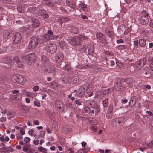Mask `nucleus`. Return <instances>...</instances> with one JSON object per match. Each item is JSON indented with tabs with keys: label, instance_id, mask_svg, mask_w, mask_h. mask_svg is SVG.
I'll list each match as a JSON object with an SVG mask.
<instances>
[{
	"label": "nucleus",
	"instance_id": "obj_25",
	"mask_svg": "<svg viewBox=\"0 0 153 153\" xmlns=\"http://www.w3.org/2000/svg\"><path fill=\"white\" fill-rule=\"evenodd\" d=\"M39 151L42 152V153H47V149L42 146H40L37 148Z\"/></svg>",
	"mask_w": 153,
	"mask_h": 153
},
{
	"label": "nucleus",
	"instance_id": "obj_49",
	"mask_svg": "<svg viewBox=\"0 0 153 153\" xmlns=\"http://www.w3.org/2000/svg\"><path fill=\"white\" fill-rule=\"evenodd\" d=\"M79 36H81V38H82L83 39H88V37L85 35H79Z\"/></svg>",
	"mask_w": 153,
	"mask_h": 153
},
{
	"label": "nucleus",
	"instance_id": "obj_17",
	"mask_svg": "<svg viewBox=\"0 0 153 153\" xmlns=\"http://www.w3.org/2000/svg\"><path fill=\"white\" fill-rule=\"evenodd\" d=\"M69 20V18L66 17H62L59 18L58 21L59 23L62 25L63 22L68 21Z\"/></svg>",
	"mask_w": 153,
	"mask_h": 153
},
{
	"label": "nucleus",
	"instance_id": "obj_53",
	"mask_svg": "<svg viewBox=\"0 0 153 153\" xmlns=\"http://www.w3.org/2000/svg\"><path fill=\"white\" fill-rule=\"evenodd\" d=\"M23 150L24 152H27L28 151V149L27 147H23Z\"/></svg>",
	"mask_w": 153,
	"mask_h": 153
},
{
	"label": "nucleus",
	"instance_id": "obj_20",
	"mask_svg": "<svg viewBox=\"0 0 153 153\" xmlns=\"http://www.w3.org/2000/svg\"><path fill=\"white\" fill-rule=\"evenodd\" d=\"M88 53L89 54H91L93 53L94 51V46L92 45H89L88 46Z\"/></svg>",
	"mask_w": 153,
	"mask_h": 153
},
{
	"label": "nucleus",
	"instance_id": "obj_33",
	"mask_svg": "<svg viewBox=\"0 0 153 153\" xmlns=\"http://www.w3.org/2000/svg\"><path fill=\"white\" fill-rule=\"evenodd\" d=\"M29 94V97L32 98L35 97L37 95L36 93L33 92H30V93Z\"/></svg>",
	"mask_w": 153,
	"mask_h": 153
},
{
	"label": "nucleus",
	"instance_id": "obj_38",
	"mask_svg": "<svg viewBox=\"0 0 153 153\" xmlns=\"http://www.w3.org/2000/svg\"><path fill=\"white\" fill-rule=\"evenodd\" d=\"M34 131V130L33 129H30L28 131V134L31 136H33V135H34L33 134Z\"/></svg>",
	"mask_w": 153,
	"mask_h": 153
},
{
	"label": "nucleus",
	"instance_id": "obj_55",
	"mask_svg": "<svg viewBox=\"0 0 153 153\" xmlns=\"http://www.w3.org/2000/svg\"><path fill=\"white\" fill-rule=\"evenodd\" d=\"M92 89H91V87H89L87 88L86 91L87 92L89 93L92 91Z\"/></svg>",
	"mask_w": 153,
	"mask_h": 153
},
{
	"label": "nucleus",
	"instance_id": "obj_48",
	"mask_svg": "<svg viewBox=\"0 0 153 153\" xmlns=\"http://www.w3.org/2000/svg\"><path fill=\"white\" fill-rule=\"evenodd\" d=\"M147 146L149 147L153 146V141H151L149 143L147 144Z\"/></svg>",
	"mask_w": 153,
	"mask_h": 153
},
{
	"label": "nucleus",
	"instance_id": "obj_18",
	"mask_svg": "<svg viewBox=\"0 0 153 153\" xmlns=\"http://www.w3.org/2000/svg\"><path fill=\"white\" fill-rule=\"evenodd\" d=\"M79 6L81 10L85 11L87 8L88 5L83 2H80L79 4Z\"/></svg>",
	"mask_w": 153,
	"mask_h": 153
},
{
	"label": "nucleus",
	"instance_id": "obj_2",
	"mask_svg": "<svg viewBox=\"0 0 153 153\" xmlns=\"http://www.w3.org/2000/svg\"><path fill=\"white\" fill-rule=\"evenodd\" d=\"M4 62L7 63L15 62L18 64H19V67L23 68L24 67L23 65L22 64L20 59L18 56L13 58L11 56H8L4 58Z\"/></svg>",
	"mask_w": 153,
	"mask_h": 153
},
{
	"label": "nucleus",
	"instance_id": "obj_41",
	"mask_svg": "<svg viewBox=\"0 0 153 153\" xmlns=\"http://www.w3.org/2000/svg\"><path fill=\"white\" fill-rule=\"evenodd\" d=\"M39 88V86H35L33 88V89L34 91L36 92L38 90Z\"/></svg>",
	"mask_w": 153,
	"mask_h": 153
},
{
	"label": "nucleus",
	"instance_id": "obj_56",
	"mask_svg": "<svg viewBox=\"0 0 153 153\" xmlns=\"http://www.w3.org/2000/svg\"><path fill=\"white\" fill-rule=\"evenodd\" d=\"M7 151H8V152H10L12 151V149L10 147H7L6 148Z\"/></svg>",
	"mask_w": 153,
	"mask_h": 153
},
{
	"label": "nucleus",
	"instance_id": "obj_47",
	"mask_svg": "<svg viewBox=\"0 0 153 153\" xmlns=\"http://www.w3.org/2000/svg\"><path fill=\"white\" fill-rule=\"evenodd\" d=\"M90 128L91 130L94 131H96L97 129V127L95 126H92Z\"/></svg>",
	"mask_w": 153,
	"mask_h": 153
},
{
	"label": "nucleus",
	"instance_id": "obj_31",
	"mask_svg": "<svg viewBox=\"0 0 153 153\" xmlns=\"http://www.w3.org/2000/svg\"><path fill=\"white\" fill-rule=\"evenodd\" d=\"M28 28H25V27H22L19 29V30L20 32H23L25 31H27L26 33L29 34V32H28L27 30H28Z\"/></svg>",
	"mask_w": 153,
	"mask_h": 153
},
{
	"label": "nucleus",
	"instance_id": "obj_62",
	"mask_svg": "<svg viewBox=\"0 0 153 153\" xmlns=\"http://www.w3.org/2000/svg\"><path fill=\"white\" fill-rule=\"evenodd\" d=\"M153 47V43H149V48H152Z\"/></svg>",
	"mask_w": 153,
	"mask_h": 153
},
{
	"label": "nucleus",
	"instance_id": "obj_23",
	"mask_svg": "<svg viewBox=\"0 0 153 153\" xmlns=\"http://www.w3.org/2000/svg\"><path fill=\"white\" fill-rule=\"evenodd\" d=\"M55 105L56 107L59 109H61L62 108V102L59 100H58L55 102Z\"/></svg>",
	"mask_w": 153,
	"mask_h": 153
},
{
	"label": "nucleus",
	"instance_id": "obj_1",
	"mask_svg": "<svg viewBox=\"0 0 153 153\" xmlns=\"http://www.w3.org/2000/svg\"><path fill=\"white\" fill-rule=\"evenodd\" d=\"M41 61L42 68L43 70L48 72H53L54 71L55 67L50 64L49 60L45 56H42Z\"/></svg>",
	"mask_w": 153,
	"mask_h": 153
},
{
	"label": "nucleus",
	"instance_id": "obj_12",
	"mask_svg": "<svg viewBox=\"0 0 153 153\" xmlns=\"http://www.w3.org/2000/svg\"><path fill=\"white\" fill-rule=\"evenodd\" d=\"M54 58L56 62H60L64 59V55L61 53H58L57 55L55 56Z\"/></svg>",
	"mask_w": 153,
	"mask_h": 153
},
{
	"label": "nucleus",
	"instance_id": "obj_60",
	"mask_svg": "<svg viewBox=\"0 0 153 153\" xmlns=\"http://www.w3.org/2000/svg\"><path fill=\"white\" fill-rule=\"evenodd\" d=\"M115 64V62L114 61L111 60L110 61V65L111 66H113Z\"/></svg>",
	"mask_w": 153,
	"mask_h": 153
},
{
	"label": "nucleus",
	"instance_id": "obj_16",
	"mask_svg": "<svg viewBox=\"0 0 153 153\" xmlns=\"http://www.w3.org/2000/svg\"><path fill=\"white\" fill-rule=\"evenodd\" d=\"M12 36L10 30H6L4 31V33L3 36L4 38L6 39H9Z\"/></svg>",
	"mask_w": 153,
	"mask_h": 153
},
{
	"label": "nucleus",
	"instance_id": "obj_9",
	"mask_svg": "<svg viewBox=\"0 0 153 153\" xmlns=\"http://www.w3.org/2000/svg\"><path fill=\"white\" fill-rule=\"evenodd\" d=\"M11 79L15 83L24 84L26 81L25 77H11Z\"/></svg>",
	"mask_w": 153,
	"mask_h": 153
},
{
	"label": "nucleus",
	"instance_id": "obj_32",
	"mask_svg": "<svg viewBox=\"0 0 153 153\" xmlns=\"http://www.w3.org/2000/svg\"><path fill=\"white\" fill-rule=\"evenodd\" d=\"M14 97V99H16L18 100H20L22 97V95L21 94H18L15 95Z\"/></svg>",
	"mask_w": 153,
	"mask_h": 153
},
{
	"label": "nucleus",
	"instance_id": "obj_40",
	"mask_svg": "<svg viewBox=\"0 0 153 153\" xmlns=\"http://www.w3.org/2000/svg\"><path fill=\"white\" fill-rule=\"evenodd\" d=\"M30 140V139L28 137H25L24 139V141L26 143H28Z\"/></svg>",
	"mask_w": 153,
	"mask_h": 153
},
{
	"label": "nucleus",
	"instance_id": "obj_61",
	"mask_svg": "<svg viewBox=\"0 0 153 153\" xmlns=\"http://www.w3.org/2000/svg\"><path fill=\"white\" fill-rule=\"evenodd\" d=\"M53 4L57 3L59 2V0H51Z\"/></svg>",
	"mask_w": 153,
	"mask_h": 153
},
{
	"label": "nucleus",
	"instance_id": "obj_10",
	"mask_svg": "<svg viewBox=\"0 0 153 153\" xmlns=\"http://www.w3.org/2000/svg\"><path fill=\"white\" fill-rule=\"evenodd\" d=\"M96 37L99 40L100 42L101 43H106V37L101 33H96Z\"/></svg>",
	"mask_w": 153,
	"mask_h": 153
},
{
	"label": "nucleus",
	"instance_id": "obj_27",
	"mask_svg": "<svg viewBox=\"0 0 153 153\" xmlns=\"http://www.w3.org/2000/svg\"><path fill=\"white\" fill-rule=\"evenodd\" d=\"M50 36L48 34H44L42 37L43 40H45V41H47L48 40H50Z\"/></svg>",
	"mask_w": 153,
	"mask_h": 153
},
{
	"label": "nucleus",
	"instance_id": "obj_8",
	"mask_svg": "<svg viewBox=\"0 0 153 153\" xmlns=\"http://www.w3.org/2000/svg\"><path fill=\"white\" fill-rule=\"evenodd\" d=\"M46 49L47 52L52 53L56 51L57 47L55 44L53 43H50L48 44Z\"/></svg>",
	"mask_w": 153,
	"mask_h": 153
},
{
	"label": "nucleus",
	"instance_id": "obj_7",
	"mask_svg": "<svg viewBox=\"0 0 153 153\" xmlns=\"http://www.w3.org/2000/svg\"><path fill=\"white\" fill-rule=\"evenodd\" d=\"M81 36H79L76 38H71L68 39L70 43L73 45H79L81 42Z\"/></svg>",
	"mask_w": 153,
	"mask_h": 153
},
{
	"label": "nucleus",
	"instance_id": "obj_6",
	"mask_svg": "<svg viewBox=\"0 0 153 153\" xmlns=\"http://www.w3.org/2000/svg\"><path fill=\"white\" fill-rule=\"evenodd\" d=\"M39 42V39L36 37H32L30 41L28 47L30 50H31L36 48Z\"/></svg>",
	"mask_w": 153,
	"mask_h": 153
},
{
	"label": "nucleus",
	"instance_id": "obj_44",
	"mask_svg": "<svg viewBox=\"0 0 153 153\" xmlns=\"http://www.w3.org/2000/svg\"><path fill=\"white\" fill-rule=\"evenodd\" d=\"M107 102L108 100L107 99L103 101V103L104 107H106L107 106Z\"/></svg>",
	"mask_w": 153,
	"mask_h": 153
},
{
	"label": "nucleus",
	"instance_id": "obj_28",
	"mask_svg": "<svg viewBox=\"0 0 153 153\" xmlns=\"http://www.w3.org/2000/svg\"><path fill=\"white\" fill-rule=\"evenodd\" d=\"M71 31L72 33L74 34H77L78 32V29L76 27H74L71 28Z\"/></svg>",
	"mask_w": 153,
	"mask_h": 153
},
{
	"label": "nucleus",
	"instance_id": "obj_14",
	"mask_svg": "<svg viewBox=\"0 0 153 153\" xmlns=\"http://www.w3.org/2000/svg\"><path fill=\"white\" fill-rule=\"evenodd\" d=\"M85 92V90L84 87H81L77 91V96L79 97L82 96L84 95Z\"/></svg>",
	"mask_w": 153,
	"mask_h": 153
},
{
	"label": "nucleus",
	"instance_id": "obj_30",
	"mask_svg": "<svg viewBox=\"0 0 153 153\" xmlns=\"http://www.w3.org/2000/svg\"><path fill=\"white\" fill-rule=\"evenodd\" d=\"M71 130V129L68 127H64L62 129V131L64 133H67Z\"/></svg>",
	"mask_w": 153,
	"mask_h": 153
},
{
	"label": "nucleus",
	"instance_id": "obj_19",
	"mask_svg": "<svg viewBox=\"0 0 153 153\" xmlns=\"http://www.w3.org/2000/svg\"><path fill=\"white\" fill-rule=\"evenodd\" d=\"M43 3L44 5H46L50 7H53L54 6L53 3L52 2H51L48 0H44L43 1Z\"/></svg>",
	"mask_w": 153,
	"mask_h": 153
},
{
	"label": "nucleus",
	"instance_id": "obj_5",
	"mask_svg": "<svg viewBox=\"0 0 153 153\" xmlns=\"http://www.w3.org/2000/svg\"><path fill=\"white\" fill-rule=\"evenodd\" d=\"M141 14L142 15L140 20V22L142 25H145L149 22L148 14L145 11L142 12Z\"/></svg>",
	"mask_w": 153,
	"mask_h": 153
},
{
	"label": "nucleus",
	"instance_id": "obj_51",
	"mask_svg": "<svg viewBox=\"0 0 153 153\" xmlns=\"http://www.w3.org/2000/svg\"><path fill=\"white\" fill-rule=\"evenodd\" d=\"M33 124L36 125H39V121L37 120H35L33 121Z\"/></svg>",
	"mask_w": 153,
	"mask_h": 153
},
{
	"label": "nucleus",
	"instance_id": "obj_50",
	"mask_svg": "<svg viewBox=\"0 0 153 153\" xmlns=\"http://www.w3.org/2000/svg\"><path fill=\"white\" fill-rule=\"evenodd\" d=\"M128 101V100L127 99H122L121 100V102L122 103H124L125 104Z\"/></svg>",
	"mask_w": 153,
	"mask_h": 153
},
{
	"label": "nucleus",
	"instance_id": "obj_36",
	"mask_svg": "<svg viewBox=\"0 0 153 153\" xmlns=\"http://www.w3.org/2000/svg\"><path fill=\"white\" fill-rule=\"evenodd\" d=\"M33 104L35 106L37 107H40L41 106V104L39 102L37 101H34L33 102Z\"/></svg>",
	"mask_w": 153,
	"mask_h": 153
},
{
	"label": "nucleus",
	"instance_id": "obj_24",
	"mask_svg": "<svg viewBox=\"0 0 153 153\" xmlns=\"http://www.w3.org/2000/svg\"><path fill=\"white\" fill-rule=\"evenodd\" d=\"M104 94L102 91H98L96 94V96L97 98H101L103 96Z\"/></svg>",
	"mask_w": 153,
	"mask_h": 153
},
{
	"label": "nucleus",
	"instance_id": "obj_15",
	"mask_svg": "<svg viewBox=\"0 0 153 153\" xmlns=\"http://www.w3.org/2000/svg\"><path fill=\"white\" fill-rule=\"evenodd\" d=\"M137 99V97L134 96H132L131 97L129 102V104L131 107H133L135 105L136 102V100Z\"/></svg>",
	"mask_w": 153,
	"mask_h": 153
},
{
	"label": "nucleus",
	"instance_id": "obj_37",
	"mask_svg": "<svg viewBox=\"0 0 153 153\" xmlns=\"http://www.w3.org/2000/svg\"><path fill=\"white\" fill-rule=\"evenodd\" d=\"M139 44V40H135L133 42V45L135 48H137Z\"/></svg>",
	"mask_w": 153,
	"mask_h": 153
},
{
	"label": "nucleus",
	"instance_id": "obj_58",
	"mask_svg": "<svg viewBox=\"0 0 153 153\" xmlns=\"http://www.w3.org/2000/svg\"><path fill=\"white\" fill-rule=\"evenodd\" d=\"M150 67L151 69L153 71V62H152L150 63Z\"/></svg>",
	"mask_w": 153,
	"mask_h": 153
},
{
	"label": "nucleus",
	"instance_id": "obj_22",
	"mask_svg": "<svg viewBox=\"0 0 153 153\" xmlns=\"http://www.w3.org/2000/svg\"><path fill=\"white\" fill-rule=\"evenodd\" d=\"M143 65V61H139L136 65V68L137 70H138L142 68Z\"/></svg>",
	"mask_w": 153,
	"mask_h": 153
},
{
	"label": "nucleus",
	"instance_id": "obj_63",
	"mask_svg": "<svg viewBox=\"0 0 153 153\" xmlns=\"http://www.w3.org/2000/svg\"><path fill=\"white\" fill-rule=\"evenodd\" d=\"M67 150L70 151L69 153H73L74 152V150L71 148L68 149Z\"/></svg>",
	"mask_w": 153,
	"mask_h": 153
},
{
	"label": "nucleus",
	"instance_id": "obj_59",
	"mask_svg": "<svg viewBox=\"0 0 153 153\" xmlns=\"http://www.w3.org/2000/svg\"><path fill=\"white\" fill-rule=\"evenodd\" d=\"M20 133L22 135H23L25 134V131L22 129H21L20 130Z\"/></svg>",
	"mask_w": 153,
	"mask_h": 153
},
{
	"label": "nucleus",
	"instance_id": "obj_46",
	"mask_svg": "<svg viewBox=\"0 0 153 153\" xmlns=\"http://www.w3.org/2000/svg\"><path fill=\"white\" fill-rule=\"evenodd\" d=\"M47 33L50 36H52L53 34V33L51 30H48Z\"/></svg>",
	"mask_w": 153,
	"mask_h": 153
},
{
	"label": "nucleus",
	"instance_id": "obj_21",
	"mask_svg": "<svg viewBox=\"0 0 153 153\" xmlns=\"http://www.w3.org/2000/svg\"><path fill=\"white\" fill-rule=\"evenodd\" d=\"M139 42L140 45L141 47H144L146 45V43L145 41L142 38L139 39Z\"/></svg>",
	"mask_w": 153,
	"mask_h": 153
},
{
	"label": "nucleus",
	"instance_id": "obj_54",
	"mask_svg": "<svg viewBox=\"0 0 153 153\" xmlns=\"http://www.w3.org/2000/svg\"><path fill=\"white\" fill-rule=\"evenodd\" d=\"M150 26L152 28H153V20H151L150 21V24H149Z\"/></svg>",
	"mask_w": 153,
	"mask_h": 153
},
{
	"label": "nucleus",
	"instance_id": "obj_11",
	"mask_svg": "<svg viewBox=\"0 0 153 153\" xmlns=\"http://www.w3.org/2000/svg\"><path fill=\"white\" fill-rule=\"evenodd\" d=\"M31 19L32 26L34 27H37L39 26V22L38 20L35 19L34 18H29L28 21Z\"/></svg>",
	"mask_w": 153,
	"mask_h": 153
},
{
	"label": "nucleus",
	"instance_id": "obj_64",
	"mask_svg": "<svg viewBox=\"0 0 153 153\" xmlns=\"http://www.w3.org/2000/svg\"><path fill=\"white\" fill-rule=\"evenodd\" d=\"M79 81L78 79L77 78H76L74 79L73 82L75 83H77Z\"/></svg>",
	"mask_w": 153,
	"mask_h": 153
},
{
	"label": "nucleus",
	"instance_id": "obj_45",
	"mask_svg": "<svg viewBox=\"0 0 153 153\" xmlns=\"http://www.w3.org/2000/svg\"><path fill=\"white\" fill-rule=\"evenodd\" d=\"M117 42L118 43H123L124 42V41L122 39H120L119 40H117Z\"/></svg>",
	"mask_w": 153,
	"mask_h": 153
},
{
	"label": "nucleus",
	"instance_id": "obj_26",
	"mask_svg": "<svg viewBox=\"0 0 153 153\" xmlns=\"http://www.w3.org/2000/svg\"><path fill=\"white\" fill-rule=\"evenodd\" d=\"M105 32L108 36L110 37H113L114 36V33L111 30H105Z\"/></svg>",
	"mask_w": 153,
	"mask_h": 153
},
{
	"label": "nucleus",
	"instance_id": "obj_29",
	"mask_svg": "<svg viewBox=\"0 0 153 153\" xmlns=\"http://www.w3.org/2000/svg\"><path fill=\"white\" fill-rule=\"evenodd\" d=\"M64 68L67 72H70L71 71V67L69 64H67Z\"/></svg>",
	"mask_w": 153,
	"mask_h": 153
},
{
	"label": "nucleus",
	"instance_id": "obj_13",
	"mask_svg": "<svg viewBox=\"0 0 153 153\" xmlns=\"http://www.w3.org/2000/svg\"><path fill=\"white\" fill-rule=\"evenodd\" d=\"M21 39V36L19 33H16L14 35V39L13 40V42L14 43H16L20 41Z\"/></svg>",
	"mask_w": 153,
	"mask_h": 153
},
{
	"label": "nucleus",
	"instance_id": "obj_43",
	"mask_svg": "<svg viewBox=\"0 0 153 153\" xmlns=\"http://www.w3.org/2000/svg\"><path fill=\"white\" fill-rule=\"evenodd\" d=\"M30 92H28L26 91H24L23 92L24 95L26 96L29 97Z\"/></svg>",
	"mask_w": 153,
	"mask_h": 153
},
{
	"label": "nucleus",
	"instance_id": "obj_4",
	"mask_svg": "<svg viewBox=\"0 0 153 153\" xmlns=\"http://www.w3.org/2000/svg\"><path fill=\"white\" fill-rule=\"evenodd\" d=\"M124 118L121 117L114 120L112 122V125L115 128L121 127L124 123Z\"/></svg>",
	"mask_w": 153,
	"mask_h": 153
},
{
	"label": "nucleus",
	"instance_id": "obj_42",
	"mask_svg": "<svg viewBox=\"0 0 153 153\" xmlns=\"http://www.w3.org/2000/svg\"><path fill=\"white\" fill-rule=\"evenodd\" d=\"M75 103L78 105H81V102L79 100H76L75 101Z\"/></svg>",
	"mask_w": 153,
	"mask_h": 153
},
{
	"label": "nucleus",
	"instance_id": "obj_39",
	"mask_svg": "<svg viewBox=\"0 0 153 153\" xmlns=\"http://www.w3.org/2000/svg\"><path fill=\"white\" fill-rule=\"evenodd\" d=\"M84 110L86 113H89L90 111V108L88 107H85Z\"/></svg>",
	"mask_w": 153,
	"mask_h": 153
},
{
	"label": "nucleus",
	"instance_id": "obj_34",
	"mask_svg": "<svg viewBox=\"0 0 153 153\" xmlns=\"http://www.w3.org/2000/svg\"><path fill=\"white\" fill-rule=\"evenodd\" d=\"M59 36L58 35H53L50 36V40L56 39L59 38Z\"/></svg>",
	"mask_w": 153,
	"mask_h": 153
},
{
	"label": "nucleus",
	"instance_id": "obj_52",
	"mask_svg": "<svg viewBox=\"0 0 153 153\" xmlns=\"http://www.w3.org/2000/svg\"><path fill=\"white\" fill-rule=\"evenodd\" d=\"M17 10L19 11L21 13H23L24 11L23 9L20 8V7H19L17 8Z\"/></svg>",
	"mask_w": 153,
	"mask_h": 153
},
{
	"label": "nucleus",
	"instance_id": "obj_57",
	"mask_svg": "<svg viewBox=\"0 0 153 153\" xmlns=\"http://www.w3.org/2000/svg\"><path fill=\"white\" fill-rule=\"evenodd\" d=\"M39 142V140H34L33 141L34 143L36 145L38 144Z\"/></svg>",
	"mask_w": 153,
	"mask_h": 153
},
{
	"label": "nucleus",
	"instance_id": "obj_35",
	"mask_svg": "<svg viewBox=\"0 0 153 153\" xmlns=\"http://www.w3.org/2000/svg\"><path fill=\"white\" fill-rule=\"evenodd\" d=\"M7 51V48H3L0 49V53L6 52Z\"/></svg>",
	"mask_w": 153,
	"mask_h": 153
},
{
	"label": "nucleus",
	"instance_id": "obj_3",
	"mask_svg": "<svg viewBox=\"0 0 153 153\" xmlns=\"http://www.w3.org/2000/svg\"><path fill=\"white\" fill-rule=\"evenodd\" d=\"M36 58L35 55L34 53H31L30 54L26 55L22 57L21 59L22 62H25L26 61L27 62L29 61L31 63L33 62L34 60Z\"/></svg>",
	"mask_w": 153,
	"mask_h": 153
}]
</instances>
